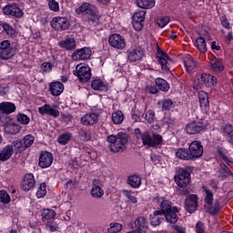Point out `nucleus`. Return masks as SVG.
<instances>
[{"label": "nucleus", "instance_id": "nucleus-1", "mask_svg": "<svg viewBox=\"0 0 233 233\" xmlns=\"http://www.w3.org/2000/svg\"><path fill=\"white\" fill-rule=\"evenodd\" d=\"M153 201L154 203H160L159 207L161 209L155 211L156 216H165L166 221L171 225H176V223H177L179 220L177 214H179L181 208L176 206L172 207V202L170 200H167L163 197L157 196L153 198Z\"/></svg>", "mask_w": 233, "mask_h": 233}, {"label": "nucleus", "instance_id": "nucleus-2", "mask_svg": "<svg viewBox=\"0 0 233 233\" xmlns=\"http://www.w3.org/2000/svg\"><path fill=\"white\" fill-rule=\"evenodd\" d=\"M134 136L137 139L142 141L143 147L147 148H157L163 146V136L157 133L150 134V131H141V128L137 127L134 129Z\"/></svg>", "mask_w": 233, "mask_h": 233}, {"label": "nucleus", "instance_id": "nucleus-3", "mask_svg": "<svg viewBox=\"0 0 233 233\" xmlns=\"http://www.w3.org/2000/svg\"><path fill=\"white\" fill-rule=\"evenodd\" d=\"M76 14L77 15H86L87 23L91 26H97L99 25V20L101 15H99V10L96 5L90 3H83L78 8L76 9Z\"/></svg>", "mask_w": 233, "mask_h": 233}, {"label": "nucleus", "instance_id": "nucleus-4", "mask_svg": "<svg viewBox=\"0 0 233 233\" xmlns=\"http://www.w3.org/2000/svg\"><path fill=\"white\" fill-rule=\"evenodd\" d=\"M106 141L109 142L108 148L111 152H123L127 150V145H128V134L120 132L117 135H109Z\"/></svg>", "mask_w": 233, "mask_h": 233}, {"label": "nucleus", "instance_id": "nucleus-5", "mask_svg": "<svg viewBox=\"0 0 233 233\" xmlns=\"http://www.w3.org/2000/svg\"><path fill=\"white\" fill-rule=\"evenodd\" d=\"M190 172L187 168L180 167L175 176V181L178 187L179 196H188L190 190H188V185L191 181Z\"/></svg>", "mask_w": 233, "mask_h": 233}, {"label": "nucleus", "instance_id": "nucleus-6", "mask_svg": "<svg viewBox=\"0 0 233 233\" xmlns=\"http://www.w3.org/2000/svg\"><path fill=\"white\" fill-rule=\"evenodd\" d=\"M202 189H203V192H205V194H206V196L204 198V201H205L206 205H208V207L206 209V212L208 214H210V216H218V214H219V210H221V206L219 205V202L217 201L213 205L214 193L205 186L202 187Z\"/></svg>", "mask_w": 233, "mask_h": 233}, {"label": "nucleus", "instance_id": "nucleus-7", "mask_svg": "<svg viewBox=\"0 0 233 233\" xmlns=\"http://www.w3.org/2000/svg\"><path fill=\"white\" fill-rule=\"evenodd\" d=\"M194 86L198 89H201L203 86L207 88H216V86H218V77L208 73H202L200 77L195 81Z\"/></svg>", "mask_w": 233, "mask_h": 233}, {"label": "nucleus", "instance_id": "nucleus-8", "mask_svg": "<svg viewBox=\"0 0 233 233\" xmlns=\"http://www.w3.org/2000/svg\"><path fill=\"white\" fill-rule=\"evenodd\" d=\"M208 124L205 119L201 118L198 121H191L186 125V132L189 136H196V134H201L207 130Z\"/></svg>", "mask_w": 233, "mask_h": 233}, {"label": "nucleus", "instance_id": "nucleus-9", "mask_svg": "<svg viewBox=\"0 0 233 233\" xmlns=\"http://www.w3.org/2000/svg\"><path fill=\"white\" fill-rule=\"evenodd\" d=\"M4 15L7 17H12L13 19H23L25 17V11L17 3H12L5 5L3 7Z\"/></svg>", "mask_w": 233, "mask_h": 233}, {"label": "nucleus", "instance_id": "nucleus-10", "mask_svg": "<svg viewBox=\"0 0 233 233\" xmlns=\"http://www.w3.org/2000/svg\"><path fill=\"white\" fill-rule=\"evenodd\" d=\"M73 74L78 77L80 83H88L92 79V69L88 66L77 65Z\"/></svg>", "mask_w": 233, "mask_h": 233}, {"label": "nucleus", "instance_id": "nucleus-11", "mask_svg": "<svg viewBox=\"0 0 233 233\" xmlns=\"http://www.w3.org/2000/svg\"><path fill=\"white\" fill-rule=\"evenodd\" d=\"M147 17V11L145 9L137 10L132 15L133 28L136 32H141L145 26V19Z\"/></svg>", "mask_w": 233, "mask_h": 233}, {"label": "nucleus", "instance_id": "nucleus-12", "mask_svg": "<svg viewBox=\"0 0 233 233\" xmlns=\"http://www.w3.org/2000/svg\"><path fill=\"white\" fill-rule=\"evenodd\" d=\"M156 57L161 69L164 70V72H168L170 70V64L168 61H172V59L159 46H157Z\"/></svg>", "mask_w": 233, "mask_h": 233}, {"label": "nucleus", "instance_id": "nucleus-13", "mask_svg": "<svg viewBox=\"0 0 233 233\" xmlns=\"http://www.w3.org/2000/svg\"><path fill=\"white\" fill-rule=\"evenodd\" d=\"M50 26L58 32H65V30L70 28V21L66 17L55 16L50 22Z\"/></svg>", "mask_w": 233, "mask_h": 233}, {"label": "nucleus", "instance_id": "nucleus-14", "mask_svg": "<svg viewBox=\"0 0 233 233\" xmlns=\"http://www.w3.org/2000/svg\"><path fill=\"white\" fill-rule=\"evenodd\" d=\"M189 151V156L191 157V161H196L203 156V145L199 140H194L189 144L187 148Z\"/></svg>", "mask_w": 233, "mask_h": 233}, {"label": "nucleus", "instance_id": "nucleus-15", "mask_svg": "<svg viewBox=\"0 0 233 233\" xmlns=\"http://www.w3.org/2000/svg\"><path fill=\"white\" fill-rule=\"evenodd\" d=\"M127 63H137L145 57V50L141 46H137L127 51Z\"/></svg>", "mask_w": 233, "mask_h": 233}, {"label": "nucleus", "instance_id": "nucleus-16", "mask_svg": "<svg viewBox=\"0 0 233 233\" xmlns=\"http://www.w3.org/2000/svg\"><path fill=\"white\" fill-rule=\"evenodd\" d=\"M90 57H92V49L87 46L75 50L71 56L73 61H87Z\"/></svg>", "mask_w": 233, "mask_h": 233}, {"label": "nucleus", "instance_id": "nucleus-17", "mask_svg": "<svg viewBox=\"0 0 233 233\" xmlns=\"http://www.w3.org/2000/svg\"><path fill=\"white\" fill-rule=\"evenodd\" d=\"M12 50L13 48L10 40H4L0 42V59L3 61H8V59H12L14 57Z\"/></svg>", "mask_w": 233, "mask_h": 233}, {"label": "nucleus", "instance_id": "nucleus-18", "mask_svg": "<svg viewBox=\"0 0 233 233\" xmlns=\"http://www.w3.org/2000/svg\"><path fill=\"white\" fill-rule=\"evenodd\" d=\"M54 163V155L47 150L41 151L38 157V167L40 168H50Z\"/></svg>", "mask_w": 233, "mask_h": 233}, {"label": "nucleus", "instance_id": "nucleus-19", "mask_svg": "<svg viewBox=\"0 0 233 233\" xmlns=\"http://www.w3.org/2000/svg\"><path fill=\"white\" fill-rule=\"evenodd\" d=\"M35 141V137L32 135H26L23 137V139L15 140L13 145L15 148H23L26 150V148H30L34 145Z\"/></svg>", "mask_w": 233, "mask_h": 233}, {"label": "nucleus", "instance_id": "nucleus-20", "mask_svg": "<svg viewBox=\"0 0 233 233\" xmlns=\"http://www.w3.org/2000/svg\"><path fill=\"white\" fill-rule=\"evenodd\" d=\"M198 200L199 198L198 197V195H188L185 200V209L187 210V212H188L189 214H194V212L198 210Z\"/></svg>", "mask_w": 233, "mask_h": 233}, {"label": "nucleus", "instance_id": "nucleus-21", "mask_svg": "<svg viewBox=\"0 0 233 233\" xmlns=\"http://www.w3.org/2000/svg\"><path fill=\"white\" fill-rule=\"evenodd\" d=\"M91 88L96 92L106 94L110 90V84L103 81L101 78H95L91 82Z\"/></svg>", "mask_w": 233, "mask_h": 233}, {"label": "nucleus", "instance_id": "nucleus-22", "mask_svg": "<svg viewBox=\"0 0 233 233\" xmlns=\"http://www.w3.org/2000/svg\"><path fill=\"white\" fill-rule=\"evenodd\" d=\"M109 45L117 50H123L127 44L125 38L119 34H114L109 37Z\"/></svg>", "mask_w": 233, "mask_h": 233}, {"label": "nucleus", "instance_id": "nucleus-23", "mask_svg": "<svg viewBox=\"0 0 233 233\" xmlns=\"http://www.w3.org/2000/svg\"><path fill=\"white\" fill-rule=\"evenodd\" d=\"M34 187H35V177H34V174H25L21 184L22 190H24V192H29Z\"/></svg>", "mask_w": 233, "mask_h": 233}, {"label": "nucleus", "instance_id": "nucleus-24", "mask_svg": "<svg viewBox=\"0 0 233 233\" xmlns=\"http://www.w3.org/2000/svg\"><path fill=\"white\" fill-rule=\"evenodd\" d=\"M58 46L64 50H66L67 52H73V50L77 48V43L76 42V38L67 37L65 40L59 41Z\"/></svg>", "mask_w": 233, "mask_h": 233}, {"label": "nucleus", "instance_id": "nucleus-25", "mask_svg": "<svg viewBox=\"0 0 233 233\" xmlns=\"http://www.w3.org/2000/svg\"><path fill=\"white\" fill-rule=\"evenodd\" d=\"M41 116H51L52 117H59V110L53 108L50 104H45L38 108Z\"/></svg>", "mask_w": 233, "mask_h": 233}, {"label": "nucleus", "instance_id": "nucleus-26", "mask_svg": "<svg viewBox=\"0 0 233 233\" xmlns=\"http://www.w3.org/2000/svg\"><path fill=\"white\" fill-rule=\"evenodd\" d=\"M198 101L200 108L203 112H208L210 110V102L208 101V93L200 91L198 93Z\"/></svg>", "mask_w": 233, "mask_h": 233}, {"label": "nucleus", "instance_id": "nucleus-27", "mask_svg": "<svg viewBox=\"0 0 233 233\" xmlns=\"http://www.w3.org/2000/svg\"><path fill=\"white\" fill-rule=\"evenodd\" d=\"M65 91V85L59 81L51 82L49 85V92L51 96L55 97L61 96V93Z\"/></svg>", "mask_w": 233, "mask_h": 233}, {"label": "nucleus", "instance_id": "nucleus-28", "mask_svg": "<svg viewBox=\"0 0 233 233\" xmlns=\"http://www.w3.org/2000/svg\"><path fill=\"white\" fill-rule=\"evenodd\" d=\"M99 185V180L94 179L93 180V187L90 190V194L92 198H95V199H101L103 196H105V190L101 188V187L97 186Z\"/></svg>", "mask_w": 233, "mask_h": 233}, {"label": "nucleus", "instance_id": "nucleus-29", "mask_svg": "<svg viewBox=\"0 0 233 233\" xmlns=\"http://www.w3.org/2000/svg\"><path fill=\"white\" fill-rule=\"evenodd\" d=\"M97 121H99V116L95 113L86 114L81 118L82 125H85L86 127H92L93 125H96Z\"/></svg>", "mask_w": 233, "mask_h": 233}, {"label": "nucleus", "instance_id": "nucleus-30", "mask_svg": "<svg viewBox=\"0 0 233 233\" xmlns=\"http://www.w3.org/2000/svg\"><path fill=\"white\" fill-rule=\"evenodd\" d=\"M135 229L140 233H145L147 230H148V222L147 221V218L145 217H138L136 218L135 222Z\"/></svg>", "mask_w": 233, "mask_h": 233}, {"label": "nucleus", "instance_id": "nucleus-31", "mask_svg": "<svg viewBox=\"0 0 233 233\" xmlns=\"http://www.w3.org/2000/svg\"><path fill=\"white\" fill-rule=\"evenodd\" d=\"M209 66L215 74H221L223 70H225V66L223 65V61L218 57H215L211 60Z\"/></svg>", "mask_w": 233, "mask_h": 233}, {"label": "nucleus", "instance_id": "nucleus-32", "mask_svg": "<svg viewBox=\"0 0 233 233\" xmlns=\"http://www.w3.org/2000/svg\"><path fill=\"white\" fill-rule=\"evenodd\" d=\"M14 155V146L6 145L4 147L3 150L0 152V161H8L10 157Z\"/></svg>", "mask_w": 233, "mask_h": 233}, {"label": "nucleus", "instance_id": "nucleus-33", "mask_svg": "<svg viewBox=\"0 0 233 233\" xmlns=\"http://www.w3.org/2000/svg\"><path fill=\"white\" fill-rule=\"evenodd\" d=\"M175 156L177 157V159H182L183 161H192L190 152L187 147H180L177 149Z\"/></svg>", "mask_w": 233, "mask_h": 233}, {"label": "nucleus", "instance_id": "nucleus-34", "mask_svg": "<svg viewBox=\"0 0 233 233\" xmlns=\"http://www.w3.org/2000/svg\"><path fill=\"white\" fill-rule=\"evenodd\" d=\"M56 213L54 209L46 208L42 211L43 223H52L54 221Z\"/></svg>", "mask_w": 233, "mask_h": 233}, {"label": "nucleus", "instance_id": "nucleus-35", "mask_svg": "<svg viewBox=\"0 0 233 233\" xmlns=\"http://www.w3.org/2000/svg\"><path fill=\"white\" fill-rule=\"evenodd\" d=\"M155 85L158 91L168 92L170 90V84L165 78L157 77L155 79Z\"/></svg>", "mask_w": 233, "mask_h": 233}, {"label": "nucleus", "instance_id": "nucleus-36", "mask_svg": "<svg viewBox=\"0 0 233 233\" xmlns=\"http://www.w3.org/2000/svg\"><path fill=\"white\" fill-rule=\"evenodd\" d=\"M127 183L131 188H139L141 187V177L136 174L130 175L127 177Z\"/></svg>", "mask_w": 233, "mask_h": 233}, {"label": "nucleus", "instance_id": "nucleus-37", "mask_svg": "<svg viewBox=\"0 0 233 233\" xmlns=\"http://www.w3.org/2000/svg\"><path fill=\"white\" fill-rule=\"evenodd\" d=\"M15 108V104L12 102L0 103V112H3L4 114H14Z\"/></svg>", "mask_w": 233, "mask_h": 233}, {"label": "nucleus", "instance_id": "nucleus-38", "mask_svg": "<svg viewBox=\"0 0 233 233\" xmlns=\"http://www.w3.org/2000/svg\"><path fill=\"white\" fill-rule=\"evenodd\" d=\"M184 66L188 74H192V72H196V68H198V64L193 57H189L184 61Z\"/></svg>", "mask_w": 233, "mask_h": 233}, {"label": "nucleus", "instance_id": "nucleus-39", "mask_svg": "<svg viewBox=\"0 0 233 233\" xmlns=\"http://www.w3.org/2000/svg\"><path fill=\"white\" fill-rule=\"evenodd\" d=\"M137 5L142 10H148L156 6V0H137Z\"/></svg>", "mask_w": 233, "mask_h": 233}, {"label": "nucleus", "instance_id": "nucleus-40", "mask_svg": "<svg viewBox=\"0 0 233 233\" xmlns=\"http://www.w3.org/2000/svg\"><path fill=\"white\" fill-rule=\"evenodd\" d=\"M195 46L202 54L207 53V40H205V37L200 36V37L197 38L195 41Z\"/></svg>", "mask_w": 233, "mask_h": 233}, {"label": "nucleus", "instance_id": "nucleus-41", "mask_svg": "<svg viewBox=\"0 0 233 233\" xmlns=\"http://www.w3.org/2000/svg\"><path fill=\"white\" fill-rule=\"evenodd\" d=\"M125 120V114L121 110L115 111L112 115V121L114 125H121Z\"/></svg>", "mask_w": 233, "mask_h": 233}, {"label": "nucleus", "instance_id": "nucleus-42", "mask_svg": "<svg viewBox=\"0 0 233 233\" xmlns=\"http://www.w3.org/2000/svg\"><path fill=\"white\" fill-rule=\"evenodd\" d=\"M22 128L23 127H21L18 124H9L5 127V130L8 132V134H11L12 136H15V134H19Z\"/></svg>", "mask_w": 233, "mask_h": 233}, {"label": "nucleus", "instance_id": "nucleus-43", "mask_svg": "<svg viewBox=\"0 0 233 233\" xmlns=\"http://www.w3.org/2000/svg\"><path fill=\"white\" fill-rule=\"evenodd\" d=\"M144 119L147 125H154V122L156 121V112L152 109H148L145 113Z\"/></svg>", "mask_w": 233, "mask_h": 233}, {"label": "nucleus", "instance_id": "nucleus-44", "mask_svg": "<svg viewBox=\"0 0 233 233\" xmlns=\"http://www.w3.org/2000/svg\"><path fill=\"white\" fill-rule=\"evenodd\" d=\"M70 139H72V133L66 132L60 135L57 138L59 145H68Z\"/></svg>", "mask_w": 233, "mask_h": 233}, {"label": "nucleus", "instance_id": "nucleus-45", "mask_svg": "<svg viewBox=\"0 0 233 233\" xmlns=\"http://www.w3.org/2000/svg\"><path fill=\"white\" fill-rule=\"evenodd\" d=\"M217 153L219 156V157L225 161L227 165H233V159L225 155V152L223 151V147H218Z\"/></svg>", "mask_w": 233, "mask_h": 233}, {"label": "nucleus", "instance_id": "nucleus-46", "mask_svg": "<svg viewBox=\"0 0 233 233\" xmlns=\"http://www.w3.org/2000/svg\"><path fill=\"white\" fill-rule=\"evenodd\" d=\"M78 137L81 141H90L92 139V136L88 129H80L78 131Z\"/></svg>", "mask_w": 233, "mask_h": 233}, {"label": "nucleus", "instance_id": "nucleus-47", "mask_svg": "<svg viewBox=\"0 0 233 233\" xmlns=\"http://www.w3.org/2000/svg\"><path fill=\"white\" fill-rule=\"evenodd\" d=\"M109 228L107 229V233H118L123 230V225L118 222L110 223Z\"/></svg>", "mask_w": 233, "mask_h": 233}, {"label": "nucleus", "instance_id": "nucleus-48", "mask_svg": "<svg viewBox=\"0 0 233 233\" xmlns=\"http://www.w3.org/2000/svg\"><path fill=\"white\" fill-rule=\"evenodd\" d=\"M220 25L223 28L226 30H232V25L228 21V17H227V15H222L219 17Z\"/></svg>", "mask_w": 233, "mask_h": 233}, {"label": "nucleus", "instance_id": "nucleus-49", "mask_svg": "<svg viewBox=\"0 0 233 233\" xmlns=\"http://www.w3.org/2000/svg\"><path fill=\"white\" fill-rule=\"evenodd\" d=\"M10 203V195L6 190H0V205H8Z\"/></svg>", "mask_w": 233, "mask_h": 233}, {"label": "nucleus", "instance_id": "nucleus-50", "mask_svg": "<svg viewBox=\"0 0 233 233\" xmlns=\"http://www.w3.org/2000/svg\"><path fill=\"white\" fill-rule=\"evenodd\" d=\"M35 196L38 199L45 198L46 196V183L42 182L35 193Z\"/></svg>", "mask_w": 233, "mask_h": 233}, {"label": "nucleus", "instance_id": "nucleus-51", "mask_svg": "<svg viewBox=\"0 0 233 233\" xmlns=\"http://www.w3.org/2000/svg\"><path fill=\"white\" fill-rule=\"evenodd\" d=\"M16 121L20 125H28L30 123V117L25 115V113H18L16 115Z\"/></svg>", "mask_w": 233, "mask_h": 233}, {"label": "nucleus", "instance_id": "nucleus-52", "mask_svg": "<svg viewBox=\"0 0 233 233\" xmlns=\"http://www.w3.org/2000/svg\"><path fill=\"white\" fill-rule=\"evenodd\" d=\"M174 107V101L170 98L162 100V112H167L170 108Z\"/></svg>", "mask_w": 233, "mask_h": 233}, {"label": "nucleus", "instance_id": "nucleus-53", "mask_svg": "<svg viewBox=\"0 0 233 233\" xmlns=\"http://www.w3.org/2000/svg\"><path fill=\"white\" fill-rule=\"evenodd\" d=\"M153 214H154V217L151 218L150 223L152 227H159V225L163 223L165 219L164 218H160L159 216H164V215H156V211H154Z\"/></svg>", "mask_w": 233, "mask_h": 233}, {"label": "nucleus", "instance_id": "nucleus-54", "mask_svg": "<svg viewBox=\"0 0 233 233\" xmlns=\"http://www.w3.org/2000/svg\"><path fill=\"white\" fill-rule=\"evenodd\" d=\"M141 116L142 117L145 116V113L137 109V113L131 114V119L134 121V123H143Z\"/></svg>", "mask_w": 233, "mask_h": 233}, {"label": "nucleus", "instance_id": "nucleus-55", "mask_svg": "<svg viewBox=\"0 0 233 233\" xmlns=\"http://www.w3.org/2000/svg\"><path fill=\"white\" fill-rule=\"evenodd\" d=\"M2 26L5 33L7 34V35H10L11 37H14V35H15V29H14V27H12L10 24L4 23Z\"/></svg>", "mask_w": 233, "mask_h": 233}, {"label": "nucleus", "instance_id": "nucleus-56", "mask_svg": "<svg viewBox=\"0 0 233 233\" xmlns=\"http://www.w3.org/2000/svg\"><path fill=\"white\" fill-rule=\"evenodd\" d=\"M47 5L51 12H59V2L56 0H47Z\"/></svg>", "mask_w": 233, "mask_h": 233}, {"label": "nucleus", "instance_id": "nucleus-57", "mask_svg": "<svg viewBox=\"0 0 233 233\" xmlns=\"http://www.w3.org/2000/svg\"><path fill=\"white\" fill-rule=\"evenodd\" d=\"M170 23V17L164 16L161 18L157 19V25H158L159 28H165L166 25Z\"/></svg>", "mask_w": 233, "mask_h": 233}, {"label": "nucleus", "instance_id": "nucleus-58", "mask_svg": "<svg viewBox=\"0 0 233 233\" xmlns=\"http://www.w3.org/2000/svg\"><path fill=\"white\" fill-rule=\"evenodd\" d=\"M223 134L225 137H229L233 134V125L232 124H226L223 127Z\"/></svg>", "mask_w": 233, "mask_h": 233}, {"label": "nucleus", "instance_id": "nucleus-59", "mask_svg": "<svg viewBox=\"0 0 233 233\" xmlns=\"http://www.w3.org/2000/svg\"><path fill=\"white\" fill-rule=\"evenodd\" d=\"M163 124L167 125V128H170L176 125V118L171 116L164 117Z\"/></svg>", "mask_w": 233, "mask_h": 233}, {"label": "nucleus", "instance_id": "nucleus-60", "mask_svg": "<svg viewBox=\"0 0 233 233\" xmlns=\"http://www.w3.org/2000/svg\"><path fill=\"white\" fill-rule=\"evenodd\" d=\"M41 68L43 72L48 73V72H52V68H54V66L50 62H44L41 65Z\"/></svg>", "mask_w": 233, "mask_h": 233}, {"label": "nucleus", "instance_id": "nucleus-61", "mask_svg": "<svg viewBox=\"0 0 233 233\" xmlns=\"http://www.w3.org/2000/svg\"><path fill=\"white\" fill-rule=\"evenodd\" d=\"M146 91L148 92V94H152L153 96H156V94H159V89L157 86H147L146 87Z\"/></svg>", "mask_w": 233, "mask_h": 233}, {"label": "nucleus", "instance_id": "nucleus-62", "mask_svg": "<svg viewBox=\"0 0 233 233\" xmlns=\"http://www.w3.org/2000/svg\"><path fill=\"white\" fill-rule=\"evenodd\" d=\"M196 233H205V225L201 221H198L195 227Z\"/></svg>", "mask_w": 233, "mask_h": 233}, {"label": "nucleus", "instance_id": "nucleus-63", "mask_svg": "<svg viewBox=\"0 0 233 233\" xmlns=\"http://www.w3.org/2000/svg\"><path fill=\"white\" fill-rule=\"evenodd\" d=\"M231 41H233V32L230 29V31L228 33V35H225V43H226V45H230Z\"/></svg>", "mask_w": 233, "mask_h": 233}, {"label": "nucleus", "instance_id": "nucleus-64", "mask_svg": "<svg viewBox=\"0 0 233 233\" xmlns=\"http://www.w3.org/2000/svg\"><path fill=\"white\" fill-rule=\"evenodd\" d=\"M46 228L49 232H56V230H57V225L50 224V222H49V223L46 224Z\"/></svg>", "mask_w": 233, "mask_h": 233}]
</instances>
